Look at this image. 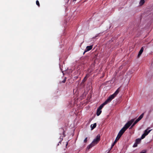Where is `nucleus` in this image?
<instances>
[{"label": "nucleus", "instance_id": "nucleus-1", "mask_svg": "<svg viewBox=\"0 0 153 153\" xmlns=\"http://www.w3.org/2000/svg\"><path fill=\"white\" fill-rule=\"evenodd\" d=\"M134 119H132L131 120L128 121L119 131L115 141L111 145V148L113 147L114 146L117 141L120 138V137H121L124 133L125 132V131L131 125V124L134 121Z\"/></svg>", "mask_w": 153, "mask_h": 153}, {"label": "nucleus", "instance_id": "nucleus-2", "mask_svg": "<svg viewBox=\"0 0 153 153\" xmlns=\"http://www.w3.org/2000/svg\"><path fill=\"white\" fill-rule=\"evenodd\" d=\"M120 87L118 88L115 92L113 94L110 96L98 108L100 110H101L105 105L111 102V101L119 93L120 91Z\"/></svg>", "mask_w": 153, "mask_h": 153}, {"label": "nucleus", "instance_id": "nucleus-3", "mask_svg": "<svg viewBox=\"0 0 153 153\" xmlns=\"http://www.w3.org/2000/svg\"><path fill=\"white\" fill-rule=\"evenodd\" d=\"M100 135L99 134L97 135L91 143L87 147V149H89L92 147L97 144L100 140Z\"/></svg>", "mask_w": 153, "mask_h": 153}, {"label": "nucleus", "instance_id": "nucleus-4", "mask_svg": "<svg viewBox=\"0 0 153 153\" xmlns=\"http://www.w3.org/2000/svg\"><path fill=\"white\" fill-rule=\"evenodd\" d=\"M59 131L60 134L61 135L60 137V139L61 140L59 141L57 146L59 145V143H61V141L63 140V137L65 136V131L63 128H61L59 129Z\"/></svg>", "mask_w": 153, "mask_h": 153}, {"label": "nucleus", "instance_id": "nucleus-5", "mask_svg": "<svg viewBox=\"0 0 153 153\" xmlns=\"http://www.w3.org/2000/svg\"><path fill=\"white\" fill-rule=\"evenodd\" d=\"M93 48V45L87 46L85 50V52H87L91 50Z\"/></svg>", "mask_w": 153, "mask_h": 153}, {"label": "nucleus", "instance_id": "nucleus-6", "mask_svg": "<svg viewBox=\"0 0 153 153\" xmlns=\"http://www.w3.org/2000/svg\"><path fill=\"white\" fill-rule=\"evenodd\" d=\"M143 50H144L143 47L141 48V49H140V51H139V52L138 53V54L137 55L138 58H139L140 56V55H141L143 52Z\"/></svg>", "mask_w": 153, "mask_h": 153}, {"label": "nucleus", "instance_id": "nucleus-7", "mask_svg": "<svg viewBox=\"0 0 153 153\" xmlns=\"http://www.w3.org/2000/svg\"><path fill=\"white\" fill-rule=\"evenodd\" d=\"M150 128V127L148 128L144 132V134H145L146 136L152 130V129L148 130Z\"/></svg>", "mask_w": 153, "mask_h": 153}, {"label": "nucleus", "instance_id": "nucleus-8", "mask_svg": "<svg viewBox=\"0 0 153 153\" xmlns=\"http://www.w3.org/2000/svg\"><path fill=\"white\" fill-rule=\"evenodd\" d=\"M89 74H87L84 77V78L82 80V82H85L87 80V79L89 77Z\"/></svg>", "mask_w": 153, "mask_h": 153}, {"label": "nucleus", "instance_id": "nucleus-9", "mask_svg": "<svg viewBox=\"0 0 153 153\" xmlns=\"http://www.w3.org/2000/svg\"><path fill=\"white\" fill-rule=\"evenodd\" d=\"M102 112V111L101 110H100L99 109L97 108V116H99L100 115L101 113Z\"/></svg>", "mask_w": 153, "mask_h": 153}, {"label": "nucleus", "instance_id": "nucleus-10", "mask_svg": "<svg viewBox=\"0 0 153 153\" xmlns=\"http://www.w3.org/2000/svg\"><path fill=\"white\" fill-rule=\"evenodd\" d=\"M97 124L96 123H94L93 125L91 124V130H92L94 129L96 126Z\"/></svg>", "mask_w": 153, "mask_h": 153}, {"label": "nucleus", "instance_id": "nucleus-11", "mask_svg": "<svg viewBox=\"0 0 153 153\" xmlns=\"http://www.w3.org/2000/svg\"><path fill=\"white\" fill-rule=\"evenodd\" d=\"M144 115V113H142L137 119H138V120L139 121L140 120L143 118Z\"/></svg>", "mask_w": 153, "mask_h": 153}, {"label": "nucleus", "instance_id": "nucleus-12", "mask_svg": "<svg viewBox=\"0 0 153 153\" xmlns=\"http://www.w3.org/2000/svg\"><path fill=\"white\" fill-rule=\"evenodd\" d=\"M141 140V139L138 138L136 139L135 140V142L136 143H137V144H139L140 143V142Z\"/></svg>", "mask_w": 153, "mask_h": 153}, {"label": "nucleus", "instance_id": "nucleus-13", "mask_svg": "<svg viewBox=\"0 0 153 153\" xmlns=\"http://www.w3.org/2000/svg\"><path fill=\"white\" fill-rule=\"evenodd\" d=\"M145 2V0H140L139 4L140 5H143Z\"/></svg>", "mask_w": 153, "mask_h": 153}, {"label": "nucleus", "instance_id": "nucleus-14", "mask_svg": "<svg viewBox=\"0 0 153 153\" xmlns=\"http://www.w3.org/2000/svg\"><path fill=\"white\" fill-rule=\"evenodd\" d=\"M146 136V135L145 134L143 133L142 135V136H141V137L140 139H141V140L142 139H143V138H144Z\"/></svg>", "mask_w": 153, "mask_h": 153}, {"label": "nucleus", "instance_id": "nucleus-15", "mask_svg": "<svg viewBox=\"0 0 153 153\" xmlns=\"http://www.w3.org/2000/svg\"><path fill=\"white\" fill-rule=\"evenodd\" d=\"M36 5L39 7H40V4L39 1L38 0H37L36 1Z\"/></svg>", "mask_w": 153, "mask_h": 153}, {"label": "nucleus", "instance_id": "nucleus-16", "mask_svg": "<svg viewBox=\"0 0 153 153\" xmlns=\"http://www.w3.org/2000/svg\"><path fill=\"white\" fill-rule=\"evenodd\" d=\"M66 78L65 77V78L63 79V80L61 82L60 81V83H65L66 81Z\"/></svg>", "mask_w": 153, "mask_h": 153}, {"label": "nucleus", "instance_id": "nucleus-17", "mask_svg": "<svg viewBox=\"0 0 153 153\" xmlns=\"http://www.w3.org/2000/svg\"><path fill=\"white\" fill-rule=\"evenodd\" d=\"M137 145L138 144L137 143H136V142H135V143H134V145L133 146V147H135L137 146Z\"/></svg>", "mask_w": 153, "mask_h": 153}, {"label": "nucleus", "instance_id": "nucleus-18", "mask_svg": "<svg viewBox=\"0 0 153 153\" xmlns=\"http://www.w3.org/2000/svg\"><path fill=\"white\" fill-rule=\"evenodd\" d=\"M87 137L85 138V140H84V142L85 143H86L87 142Z\"/></svg>", "mask_w": 153, "mask_h": 153}, {"label": "nucleus", "instance_id": "nucleus-19", "mask_svg": "<svg viewBox=\"0 0 153 153\" xmlns=\"http://www.w3.org/2000/svg\"><path fill=\"white\" fill-rule=\"evenodd\" d=\"M139 121L138 120V119H137L134 122L135 124H136Z\"/></svg>", "mask_w": 153, "mask_h": 153}, {"label": "nucleus", "instance_id": "nucleus-20", "mask_svg": "<svg viewBox=\"0 0 153 153\" xmlns=\"http://www.w3.org/2000/svg\"><path fill=\"white\" fill-rule=\"evenodd\" d=\"M146 151L145 150H143L140 153H146Z\"/></svg>", "mask_w": 153, "mask_h": 153}, {"label": "nucleus", "instance_id": "nucleus-21", "mask_svg": "<svg viewBox=\"0 0 153 153\" xmlns=\"http://www.w3.org/2000/svg\"><path fill=\"white\" fill-rule=\"evenodd\" d=\"M136 124L134 123L131 126V128H132V127H133Z\"/></svg>", "mask_w": 153, "mask_h": 153}, {"label": "nucleus", "instance_id": "nucleus-22", "mask_svg": "<svg viewBox=\"0 0 153 153\" xmlns=\"http://www.w3.org/2000/svg\"><path fill=\"white\" fill-rule=\"evenodd\" d=\"M86 52H85V51H84V52H83V54H84L85 53H86Z\"/></svg>", "mask_w": 153, "mask_h": 153}, {"label": "nucleus", "instance_id": "nucleus-23", "mask_svg": "<svg viewBox=\"0 0 153 153\" xmlns=\"http://www.w3.org/2000/svg\"><path fill=\"white\" fill-rule=\"evenodd\" d=\"M67 145H68V143H67V144H66V146H67Z\"/></svg>", "mask_w": 153, "mask_h": 153}, {"label": "nucleus", "instance_id": "nucleus-24", "mask_svg": "<svg viewBox=\"0 0 153 153\" xmlns=\"http://www.w3.org/2000/svg\"><path fill=\"white\" fill-rule=\"evenodd\" d=\"M76 0H74V1H76Z\"/></svg>", "mask_w": 153, "mask_h": 153}]
</instances>
